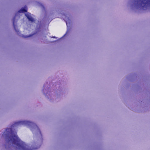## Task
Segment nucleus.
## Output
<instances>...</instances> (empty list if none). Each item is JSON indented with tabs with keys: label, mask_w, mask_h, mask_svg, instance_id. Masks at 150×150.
Instances as JSON below:
<instances>
[{
	"label": "nucleus",
	"mask_w": 150,
	"mask_h": 150,
	"mask_svg": "<svg viewBox=\"0 0 150 150\" xmlns=\"http://www.w3.org/2000/svg\"><path fill=\"white\" fill-rule=\"evenodd\" d=\"M6 143L8 146L12 145L16 150H32L38 148H31L21 140L11 128H7L4 132Z\"/></svg>",
	"instance_id": "obj_1"
},
{
	"label": "nucleus",
	"mask_w": 150,
	"mask_h": 150,
	"mask_svg": "<svg viewBox=\"0 0 150 150\" xmlns=\"http://www.w3.org/2000/svg\"><path fill=\"white\" fill-rule=\"evenodd\" d=\"M23 125L28 126L30 127V129L33 132L35 131L37 134L39 132L42 136L41 132L37 125L33 122L26 121L24 120L16 122L11 126V127L14 126Z\"/></svg>",
	"instance_id": "obj_2"
},
{
	"label": "nucleus",
	"mask_w": 150,
	"mask_h": 150,
	"mask_svg": "<svg viewBox=\"0 0 150 150\" xmlns=\"http://www.w3.org/2000/svg\"><path fill=\"white\" fill-rule=\"evenodd\" d=\"M134 4L137 8L145 10L150 8V0H134Z\"/></svg>",
	"instance_id": "obj_3"
},
{
	"label": "nucleus",
	"mask_w": 150,
	"mask_h": 150,
	"mask_svg": "<svg viewBox=\"0 0 150 150\" xmlns=\"http://www.w3.org/2000/svg\"><path fill=\"white\" fill-rule=\"evenodd\" d=\"M25 16L28 19L29 21L31 22H34L35 20L34 18L31 16V14L29 13H27L25 14Z\"/></svg>",
	"instance_id": "obj_4"
},
{
	"label": "nucleus",
	"mask_w": 150,
	"mask_h": 150,
	"mask_svg": "<svg viewBox=\"0 0 150 150\" xmlns=\"http://www.w3.org/2000/svg\"><path fill=\"white\" fill-rule=\"evenodd\" d=\"M27 11V8L26 6H25L24 8H22L20 10H19L18 11V12L19 13H24L26 12Z\"/></svg>",
	"instance_id": "obj_5"
},
{
	"label": "nucleus",
	"mask_w": 150,
	"mask_h": 150,
	"mask_svg": "<svg viewBox=\"0 0 150 150\" xmlns=\"http://www.w3.org/2000/svg\"><path fill=\"white\" fill-rule=\"evenodd\" d=\"M15 17L16 16H15L13 18V26L14 27V28L15 29V31L18 33V32H19L18 30H17L16 28V25L15 24Z\"/></svg>",
	"instance_id": "obj_6"
},
{
	"label": "nucleus",
	"mask_w": 150,
	"mask_h": 150,
	"mask_svg": "<svg viewBox=\"0 0 150 150\" xmlns=\"http://www.w3.org/2000/svg\"><path fill=\"white\" fill-rule=\"evenodd\" d=\"M5 146H6V145Z\"/></svg>",
	"instance_id": "obj_7"
}]
</instances>
